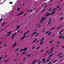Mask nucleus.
Masks as SVG:
<instances>
[{
    "label": "nucleus",
    "mask_w": 64,
    "mask_h": 64,
    "mask_svg": "<svg viewBox=\"0 0 64 64\" xmlns=\"http://www.w3.org/2000/svg\"><path fill=\"white\" fill-rule=\"evenodd\" d=\"M27 48H25L24 49H22L20 50V52H21L22 51H26V50H27Z\"/></svg>",
    "instance_id": "obj_1"
},
{
    "label": "nucleus",
    "mask_w": 64,
    "mask_h": 64,
    "mask_svg": "<svg viewBox=\"0 0 64 64\" xmlns=\"http://www.w3.org/2000/svg\"><path fill=\"white\" fill-rule=\"evenodd\" d=\"M41 19L42 20V21L43 22V21H44L45 20H47V19L46 18H44L42 17Z\"/></svg>",
    "instance_id": "obj_2"
},
{
    "label": "nucleus",
    "mask_w": 64,
    "mask_h": 64,
    "mask_svg": "<svg viewBox=\"0 0 64 64\" xmlns=\"http://www.w3.org/2000/svg\"><path fill=\"white\" fill-rule=\"evenodd\" d=\"M37 60H36L32 62V64H35V63L36 62Z\"/></svg>",
    "instance_id": "obj_3"
},
{
    "label": "nucleus",
    "mask_w": 64,
    "mask_h": 64,
    "mask_svg": "<svg viewBox=\"0 0 64 64\" xmlns=\"http://www.w3.org/2000/svg\"><path fill=\"white\" fill-rule=\"evenodd\" d=\"M16 45H17V43L15 42L13 46V47H15V46H16Z\"/></svg>",
    "instance_id": "obj_4"
},
{
    "label": "nucleus",
    "mask_w": 64,
    "mask_h": 64,
    "mask_svg": "<svg viewBox=\"0 0 64 64\" xmlns=\"http://www.w3.org/2000/svg\"><path fill=\"white\" fill-rule=\"evenodd\" d=\"M17 34V32H14V34H13L12 35V37H14V36H15V35H16Z\"/></svg>",
    "instance_id": "obj_5"
},
{
    "label": "nucleus",
    "mask_w": 64,
    "mask_h": 64,
    "mask_svg": "<svg viewBox=\"0 0 64 64\" xmlns=\"http://www.w3.org/2000/svg\"><path fill=\"white\" fill-rule=\"evenodd\" d=\"M52 21L51 20H49L48 22V25H49V24H50V23H51V22Z\"/></svg>",
    "instance_id": "obj_6"
},
{
    "label": "nucleus",
    "mask_w": 64,
    "mask_h": 64,
    "mask_svg": "<svg viewBox=\"0 0 64 64\" xmlns=\"http://www.w3.org/2000/svg\"><path fill=\"white\" fill-rule=\"evenodd\" d=\"M50 15V13H48V14H46V17H47L49 15Z\"/></svg>",
    "instance_id": "obj_7"
},
{
    "label": "nucleus",
    "mask_w": 64,
    "mask_h": 64,
    "mask_svg": "<svg viewBox=\"0 0 64 64\" xmlns=\"http://www.w3.org/2000/svg\"><path fill=\"white\" fill-rule=\"evenodd\" d=\"M26 37V36H23L22 38H20L21 40H22V39H24L25 37Z\"/></svg>",
    "instance_id": "obj_8"
},
{
    "label": "nucleus",
    "mask_w": 64,
    "mask_h": 64,
    "mask_svg": "<svg viewBox=\"0 0 64 64\" xmlns=\"http://www.w3.org/2000/svg\"><path fill=\"white\" fill-rule=\"evenodd\" d=\"M62 27V26H59L58 27V28H57L56 29L57 30H58V29H59V28H60V27Z\"/></svg>",
    "instance_id": "obj_9"
},
{
    "label": "nucleus",
    "mask_w": 64,
    "mask_h": 64,
    "mask_svg": "<svg viewBox=\"0 0 64 64\" xmlns=\"http://www.w3.org/2000/svg\"><path fill=\"white\" fill-rule=\"evenodd\" d=\"M51 59V58H50L48 59V60H47V62H49V61Z\"/></svg>",
    "instance_id": "obj_10"
},
{
    "label": "nucleus",
    "mask_w": 64,
    "mask_h": 64,
    "mask_svg": "<svg viewBox=\"0 0 64 64\" xmlns=\"http://www.w3.org/2000/svg\"><path fill=\"white\" fill-rule=\"evenodd\" d=\"M37 39L36 38L33 42L34 43V42H36V41H37Z\"/></svg>",
    "instance_id": "obj_11"
},
{
    "label": "nucleus",
    "mask_w": 64,
    "mask_h": 64,
    "mask_svg": "<svg viewBox=\"0 0 64 64\" xmlns=\"http://www.w3.org/2000/svg\"><path fill=\"white\" fill-rule=\"evenodd\" d=\"M55 27H54L51 29L50 30V31H51V30H53L54 29H55Z\"/></svg>",
    "instance_id": "obj_12"
},
{
    "label": "nucleus",
    "mask_w": 64,
    "mask_h": 64,
    "mask_svg": "<svg viewBox=\"0 0 64 64\" xmlns=\"http://www.w3.org/2000/svg\"><path fill=\"white\" fill-rule=\"evenodd\" d=\"M46 60V58H43L42 60V61H45V60Z\"/></svg>",
    "instance_id": "obj_13"
},
{
    "label": "nucleus",
    "mask_w": 64,
    "mask_h": 64,
    "mask_svg": "<svg viewBox=\"0 0 64 64\" xmlns=\"http://www.w3.org/2000/svg\"><path fill=\"white\" fill-rule=\"evenodd\" d=\"M56 10V8H54L53 10H52V11H55V10Z\"/></svg>",
    "instance_id": "obj_14"
},
{
    "label": "nucleus",
    "mask_w": 64,
    "mask_h": 64,
    "mask_svg": "<svg viewBox=\"0 0 64 64\" xmlns=\"http://www.w3.org/2000/svg\"><path fill=\"white\" fill-rule=\"evenodd\" d=\"M55 12H52V14H51V15H53V14H54V13H55Z\"/></svg>",
    "instance_id": "obj_15"
},
{
    "label": "nucleus",
    "mask_w": 64,
    "mask_h": 64,
    "mask_svg": "<svg viewBox=\"0 0 64 64\" xmlns=\"http://www.w3.org/2000/svg\"><path fill=\"white\" fill-rule=\"evenodd\" d=\"M44 38H42V40H41V42H42V41H43V40H44Z\"/></svg>",
    "instance_id": "obj_16"
},
{
    "label": "nucleus",
    "mask_w": 64,
    "mask_h": 64,
    "mask_svg": "<svg viewBox=\"0 0 64 64\" xmlns=\"http://www.w3.org/2000/svg\"><path fill=\"white\" fill-rule=\"evenodd\" d=\"M50 55L51 56H53L54 55V53H53L52 54H50Z\"/></svg>",
    "instance_id": "obj_17"
},
{
    "label": "nucleus",
    "mask_w": 64,
    "mask_h": 64,
    "mask_svg": "<svg viewBox=\"0 0 64 64\" xmlns=\"http://www.w3.org/2000/svg\"><path fill=\"white\" fill-rule=\"evenodd\" d=\"M57 61V60H56L55 61H54L52 62V63H55V62H56Z\"/></svg>",
    "instance_id": "obj_18"
},
{
    "label": "nucleus",
    "mask_w": 64,
    "mask_h": 64,
    "mask_svg": "<svg viewBox=\"0 0 64 64\" xmlns=\"http://www.w3.org/2000/svg\"><path fill=\"white\" fill-rule=\"evenodd\" d=\"M19 14L20 15H22V14H23V13L22 12V13H20Z\"/></svg>",
    "instance_id": "obj_19"
},
{
    "label": "nucleus",
    "mask_w": 64,
    "mask_h": 64,
    "mask_svg": "<svg viewBox=\"0 0 64 64\" xmlns=\"http://www.w3.org/2000/svg\"><path fill=\"white\" fill-rule=\"evenodd\" d=\"M11 32L10 31V32H8V34H11Z\"/></svg>",
    "instance_id": "obj_20"
},
{
    "label": "nucleus",
    "mask_w": 64,
    "mask_h": 64,
    "mask_svg": "<svg viewBox=\"0 0 64 64\" xmlns=\"http://www.w3.org/2000/svg\"><path fill=\"white\" fill-rule=\"evenodd\" d=\"M54 48L53 47H52V48H51V51H52V50Z\"/></svg>",
    "instance_id": "obj_21"
},
{
    "label": "nucleus",
    "mask_w": 64,
    "mask_h": 64,
    "mask_svg": "<svg viewBox=\"0 0 64 64\" xmlns=\"http://www.w3.org/2000/svg\"><path fill=\"white\" fill-rule=\"evenodd\" d=\"M43 21L42 20V21H40V23H41V24H42V23H43Z\"/></svg>",
    "instance_id": "obj_22"
},
{
    "label": "nucleus",
    "mask_w": 64,
    "mask_h": 64,
    "mask_svg": "<svg viewBox=\"0 0 64 64\" xmlns=\"http://www.w3.org/2000/svg\"><path fill=\"white\" fill-rule=\"evenodd\" d=\"M40 44L41 45L43 44V42H41V41H40Z\"/></svg>",
    "instance_id": "obj_23"
},
{
    "label": "nucleus",
    "mask_w": 64,
    "mask_h": 64,
    "mask_svg": "<svg viewBox=\"0 0 64 64\" xmlns=\"http://www.w3.org/2000/svg\"><path fill=\"white\" fill-rule=\"evenodd\" d=\"M19 49L18 48L17 50L15 51V52H17L18 50Z\"/></svg>",
    "instance_id": "obj_24"
},
{
    "label": "nucleus",
    "mask_w": 64,
    "mask_h": 64,
    "mask_svg": "<svg viewBox=\"0 0 64 64\" xmlns=\"http://www.w3.org/2000/svg\"><path fill=\"white\" fill-rule=\"evenodd\" d=\"M62 37H63V36H60V37H59V38L60 39H61V38H62Z\"/></svg>",
    "instance_id": "obj_25"
},
{
    "label": "nucleus",
    "mask_w": 64,
    "mask_h": 64,
    "mask_svg": "<svg viewBox=\"0 0 64 64\" xmlns=\"http://www.w3.org/2000/svg\"><path fill=\"white\" fill-rule=\"evenodd\" d=\"M49 31H47L46 33V34H48V33H49Z\"/></svg>",
    "instance_id": "obj_26"
},
{
    "label": "nucleus",
    "mask_w": 64,
    "mask_h": 64,
    "mask_svg": "<svg viewBox=\"0 0 64 64\" xmlns=\"http://www.w3.org/2000/svg\"><path fill=\"white\" fill-rule=\"evenodd\" d=\"M39 34L38 33L37 34L36 36H35V37H36Z\"/></svg>",
    "instance_id": "obj_27"
},
{
    "label": "nucleus",
    "mask_w": 64,
    "mask_h": 64,
    "mask_svg": "<svg viewBox=\"0 0 64 64\" xmlns=\"http://www.w3.org/2000/svg\"><path fill=\"white\" fill-rule=\"evenodd\" d=\"M17 11H19V10H20V8H17Z\"/></svg>",
    "instance_id": "obj_28"
},
{
    "label": "nucleus",
    "mask_w": 64,
    "mask_h": 64,
    "mask_svg": "<svg viewBox=\"0 0 64 64\" xmlns=\"http://www.w3.org/2000/svg\"><path fill=\"white\" fill-rule=\"evenodd\" d=\"M26 52H23L22 53V55H23V54H25V53Z\"/></svg>",
    "instance_id": "obj_29"
},
{
    "label": "nucleus",
    "mask_w": 64,
    "mask_h": 64,
    "mask_svg": "<svg viewBox=\"0 0 64 64\" xmlns=\"http://www.w3.org/2000/svg\"><path fill=\"white\" fill-rule=\"evenodd\" d=\"M46 4V2H45V3H43L41 5H44V4Z\"/></svg>",
    "instance_id": "obj_30"
},
{
    "label": "nucleus",
    "mask_w": 64,
    "mask_h": 64,
    "mask_svg": "<svg viewBox=\"0 0 64 64\" xmlns=\"http://www.w3.org/2000/svg\"><path fill=\"white\" fill-rule=\"evenodd\" d=\"M17 27H18V28H20V27L19 26H16Z\"/></svg>",
    "instance_id": "obj_31"
},
{
    "label": "nucleus",
    "mask_w": 64,
    "mask_h": 64,
    "mask_svg": "<svg viewBox=\"0 0 64 64\" xmlns=\"http://www.w3.org/2000/svg\"><path fill=\"white\" fill-rule=\"evenodd\" d=\"M26 33H27V32H25V33H24V35L25 36L26 35Z\"/></svg>",
    "instance_id": "obj_32"
},
{
    "label": "nucleus",
    "mask_w": 64,
    "mask_h": 64,
    "mask_svg": "<svg viewBox=\"0 0 64 64\" xmlns=\"http://www.w3.org/2000/svg\"><path fill=\"white\" fill-rule=\"evenodd\" d=\"M25 59H26V58H24V59L22 60L23 61H24L25 60Z\"/></svg>",
    "instance_id": "obj_33"
},
{
    "label": "nucleus",
    "mask_w": 64,
    "mask_h": 64,
    "mask_svg": "<svg viewBox=\"0 0 64 64\" xmlns=\"http://www.w3.org/2000/svg\"><path fill=\"white\" fill-rule=\"evenodd\" d=\"M10 4H12V3H13V2H10L9 3Z\"/></svg>",
    "instance_id": "obj_34"
},
{
    "label": "nucleus",
    "mask_w": 64,
    "mask_h": 64,
    "mask_svg": "<svg viewBox=\"0 0 64 64\" xmlns=\"http://www.w3.org/2000/svg\"><path fill=\"white\" fill-rule=\"evenodd\" d=\"M63 57V56H60L59 58H61V57Z\"/></svg>",
    "instance_id": "obj_35"
},
{
    "label": "nucleus",
    "mask_w": 64,
    "mask_h": 64,
    "mask_svg": "<svg viewBox=\"0 0 64 64\" xmlns=\"http://www.w3.org/2000/svg\"><path fill=\"white\" fill-rule=\"evenodd\" d=\"M5 24V22H4L3 24H2V26H3V25H4V24Z\"/></svg>",
    "instance_id": "obj_36"
},
{
    "label": "nucleus",
    "mask_w": 64,
    "mask_h": 64,
    "mask_svg": "<svg viewBox=\"0 0 64 64\" xmlns=\"http://www.w3.org/2000/svg\"><path fill=\"white\" fill-rule=\"evenodd\" d=\"M52 32H49V33H48L47 34V35H49L50 33H51Z\"/></svg>",
    "instance_id": "obj_37"
},
{
    "label": "nucleus",
    "mask_w": 64,
    "mask_h": 64,
    "mask_svg": "<svg viewBox=\"0 0 64 64\" xmlns=\"http://www.w3.org/2000/svg\"><path fill=\"white\" fill-rule=\"evenodd\" d=\"M40 48V47H38L36 48V49H39V48Z\"/></svg>",
    "instance_id": "obj_38"
},
{
    "label": "nucleus",
    "mask_w": 64,
    "mask_h": 64,
    "mask_svg": "<svg viewBox=\"0 0 64 64\" xmlns=\"http://www.w3.org/2000/svg\"><path fill=\"white\" fill-rule=\"evenodd\" d=\"M62 19H63V18H60V20H62Z\"/></svg>",
    "instance_id": "obj_39"
},
{
    "label": "nucleus",
    "mask_w": 64,
    "mask_h": 64,
    "mask_svg": "<svg viewBox=\"0 0 64 64\" xmlns=\"http://www.w3.org/2000/svg\"><path fill=\"white\" fill-rule=\"evenodd\" d=\"M44 50L43 49L40 52H43V51H44Z\"/></svg>",
    "instance_id": "obj_40"
},
{
    "label": "nucleus",
    "mask_w": 64,
    "mask_h": 64,
    "mask_svg": "<svg viewBox=\"0 0 64 64\" xmlns=\"http://www.w3.org/2000/svg\"><path fill=\"white\" fill-rule=\"evenodd\" d=\"M44 10H45V9H44L42 10V12H43V11H44Z\"/></svg>",
    "instance_id": "obj_41"
},
{
    "label": "nucleus",
    "mask_w": 64,
    "mask_h": 64,
    "mask_svg": "<svg viewBox=\"0 0 64 64\" xmlns=\"http://www.w3.org/2000/svg\"><path fill=\"white\" fill-rule=\"evenodd\" d=\"M33 10H30V11L29 12L30 13V12H31V11H33Z\"/></svg>",
    "instance_id": "obj_42"
},
{
    "label": "nucleus",
    "mask_w": 64,
    "mask_h": 64,
    "mask_svg": "<svg viewBox=\"0 0 64 64\" xmlns=\"http://www.w3.org/2000/svg\"><path fill=\"white\" fill-rule=\"evenodd\" d=\"M35 48V46H33L32 48V49H34V48Z\"/></svg>",
    "instance_id": "obj_43"
},
{
    "label": "nucleus",
    "mask_w": 64,
    "mask_h": 64,
    "mask_svg": "<svg viewBox=\"0 0 64 64\" xmlns=\"http://www.w3.org/2000/svg\"><path fill=\"white\" fill-rule=\"evenodd\" d=\"M52 41H53L52 40V41H50V43H51L52 42Z\"/></svg>",
    "instance_id": "obj_44"
},
{
    "label": "nucleus",
    "mask_w": 64,
    "mask_h": 64,
    "mask_svg": "<svg viewBox=\"0 0 64 64\" xmlns=\"http://www.w3.org/2000/svg\"><path fill=\"white\" fill-rule=\"evenodd\" d=\"M64 30H61V32H64Z\"/></svg>",
    "instance_id": "obj_45"
},
{
    "label": "nucleus",
    "mask_w": 64,
    "mask_h": 64,
    "mask_svg": "<svg viewBox=\"0 0 64 64\" xmlns=\"http://www.w3.org/2000/svg\"><path fill=\"white\" fill-rule=\"evenodd\" d=\"M14 38V36H13V37L12 38V40H13V39Z\"/></svg>",
    "instance_id": "obj_46"
},
{
    "label": "nucleus",
    "mask_w": 64,
    "mask_h": 64,
    "mask_svg": "<svg viewBox=\"0 0 64 64\" xmlns=\"http://www.w3.org/2000/svg\"><path fill=\"white\" fill-rule=\"evenodd\" d=\"M50 57H51V55H50L49 56L48 58H50Z\"/></svg>",
    "instance_id": "obj_47"
},
{
    "label": "nucleus",
    "mask_w": 64,
    "mask_h": 64,
    "mask_svg": "<svg viewBox=\"0 0 64 64\" xmlns=\"http://www.w3.org/2000/svg\"><path fill=\"white\" fill-rule=\"evenodd\" d=\"M45 62H46V61H44L43 62V63H44Z\"/></svg>",
    "instance_id": "obj_48"
},
{
    "label": "nucleus",
    "mask_w": 64,
    "mask_h": 64,
    "mask_svg": "<svg viewBox=\"0 0 64 64\" xmlns=\"http://www.w3.org/2000/svg\"><path fill=\"white\" fill-rule=\"evenodd\" d=\"M9 35H10V34H8V35H7L6 36L7 37H8V36H9Z\"/></svg>",
    "instance_id": "obj_49"
},
{
    "label": "nucleus",
    "mask_w": 64,
    "mask_h": 64,
    "mask_svg": "<svg viewBox=\"0 0 64 64\" xmlns=\"http://www.w3.org/2000/svg\"><path fill=\"white\" fill-rule=\"evenodd\" d=\"M61 33V32L60 31V32H59L58 33V34H60Z\"/></svg>",
    "instance_id": "obj_50"
},
{
    "label": "nucleus",
    "mask_w": 64,
    "mask_h": 64,
    "mask_svg": "<svg viewBox=\"0 0 64 64\" xmlns=\"http://www.w3.org/2000/svg\"><path fill=\"white\" fill-rule=\"evenodd\" d=\"M31 56V54H30L27 56V57H29V56Z\"/></svg>",
    "instance_id": "obj_51"
},
{
    "label": "nucleus",
    "mask_w": 64,
    "mask_h": 64,
    "mask_svg": "<svg viewBox=\"0 0 64 64\" xmlns=\"http://www.w3.org/2000/svg\"><path fill=\"white\" fill-rule=\"evenodd\" d=\"M51 10V8H50V9L48 10L49 11H50Z\"/></svg>",
    "instance_id": "obj_52"
},
{
    "label": "nucleus",
    "mask_w": 64,
    "mask_h": 64,
    "mask_svg": "<svg viewBox=\"0 0 64 64\" xmlns=\"http://www.w3.org/2000/svg\"><path fill=\"white\" fill-rule=\"evenodd\" d=\"M23 32V31H22L21 32H20V34H22V32Z\"/></svg>",
    "instance_id": "obj_53"
},
{
    "label": "nucleus",
    "mask_w": 64,
    "mask_h": 64,
    "mask_svg": "<svg viewBox=\"0 0 64 64\" xmlns=\"http://www.w3.org/2000/svg\"><path fill=\"white\" fill-rule=\"evenodd\" d=\"M52 19V18H49L48 20H50V19Z\"/></svg>",
    "instance_id": "obj_54"
},
{
    "label": "nucleus",
    "mask_w": 64,
    "mask_h": 64,
    "mask_svg": "<svg viewBox=\"0 0 64 64\" xmlns=\"http://www.w3.org/2000/svg\"><path fill=\"white\" fill-rule=\"evenodd\" d=\"M40 63H41V62H39L38 64H40Z\"/></svg>",
    "instance_id": "obj_55"
},
{
    "label": "nucleus",
    "mask_w": 64,
    "mask_h": 64,
    "mask_svg": "<svg viewBox=\"0 0 64 64\" xmlns=\"http://www.w3.org/2000/svg\"><path fill=\"white\" fill-rule=\"evenodd\" d=\"M38 42H39V41L38 40H37L36 42V43H38Z\"/></svg>",
    "instance_id": "obj_56"
},
{
    "label": "nucleus",
    "mask_w": 64,
    "mask_h": 64,
    "mask_svg": "<svg viewBox=\"0 0 64 64\" xmlns=\"http://www.w3.org/2000/svg\"><path fill=\"white\" fill-rule=\"evenodd\" d=\"M29 31H28L27 32V34H28L29 33Z\"/></svg>",
    "instance_id": "obj_57"
},
{
    "label": "nucleus",
    "mask_w": 64,
    "mask_h": 64,
    "mask_svg": "<svg viewBox=\"0 0 64 64\" xmlns=\"http://www.w3.org/2000/svg\"><path fill=\"white\" fill-rule=\"evenodd\" d=\"M20 31V30H18V31H17L18 33V32H19Z\"/></svg>",
    "instance_id": "obj_58"
},
{
    "label": "nucleus",
    "mask_w": 64,
    "mask_h": 64,
    "mask_svg": "<svg viewBox=\"0 0 64 64\" xmlns=\"http://www.w3.org/2000/svg\"><path fill=\"white\" fill-rule=\"evenodd\" d=\"M3 58L2 57H0V60H1V59H2V58Z\"/></svg>",
    "instance_id": "obj_59"
},
{
    "label": "nucleus",
    "mask_w": 64,
    "mask_h": 64,
    "mask_svg": "<svg viewBox=\"0 0 64 64\" xmlns=\"http://www.w3.org/2000/svg\"><path fill=\"white\" fill-rule=\"evenodd\" d=\"M2 18H1L0 19V22H1V21H2Z\"/></svg>",
    "instance_id": "obj_60"
},
{
    "label": "nucleus",
    "mask_w": 64,
    "mask_h": 64,
    "mask_svg": "<svg viewBox=\"0 0 64 64\" xmlns=\"http://www.w3.org/2000/svg\"><path fill=\"white\" fill-rule=\"evenodd\" d=\"M34 34H36V32H34Z\"/></svg>",
    "instance_id": "obj_61"
},
{
    "label": "nucleus",
    "mask_w": 64,
    "mask_h": 64,
    "mask_svg": "<svg viewBox=\"0 0 64 64\" xmlns=\"http://www.w3.org/2000/svg\"><path fill=\"white\" fill-rule=\"evenodd\" d=\"M59 6H57V8H59Z\"/></svg>",
    "instance_id": "obj_62"
},
{
    "label": "nucleus",
    "mask_w": 64,
    "mask_h": 64,
    "mask_svg": "<svg viewBox=\"0 0 64 64\" xmlns=\"http://www.w3.org/2000/svg\"><path fill=\"white\" fill-rule=\"evenodd\" d=\"M61 43V42H57V44H58L59 43Z\"/></svg>",
    "instance_id": "obj_63"
},
{
    "label": "nucleus",
    "mask_w": 64,
    "mask_h": 64,
    "mask_svg": "<svg viewBox=\"0 0 64 64\" xmlns=\"http://www.w3.org/2000/svg\"><path fill=\"white\" fill-rule=\"evenodd\" d=\"M48 6H44V8H45L46 7H47Z\"/></svg>",
    "instance_id": "obj_64"
}]
</instances>
